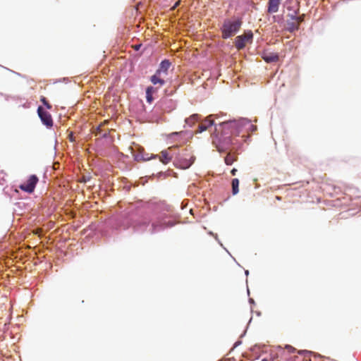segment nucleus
I'll return each instance as SVG.
<instances>
[{
  "instance_id": "obj_28",
  "label": "nucleus",
  "mask_w": 361,
  "mask_h": 361,
  "mask_svg": "<svg viewBox=\"0 0 361 361\" xmlns=\"http://www.w3.org/2000/svg\"><path fill=\"white\" fill-rule=\"evenodd\" d=\"M241 344V341H237L235 343V346H237L238 345H240Z\"/></svg>"
},
{
  "instance_id": "obj_31",
  "label": "nucleus",
  "mask_w": 361,
  "mask_h": 361,
  "mask_svg": "<svg viewBox=\"0 0 361 361\" xmlns=\"http://www.w3.org/2000/svg\"><path fill=\"white\" fill-rule=\"evenodd\" d=\"M261 361H268L267 359H262Z\"/></svg>"
},
{
  "instance_id": "obj_11",
  "label": "nucleus",
  "mask_w": 361,
  "mask_h": 361,
  "mask_svg": "<svg viewBox=\"0 0 361 361\" xmlns=\"http://www.w3.org/2000/svg\"><path fill=\"white\" fill-rule=\"evenodd\" d=\"M171 65V63L169 59H164L161 61L158 69L156 71L161 73V75H166Z\"/></svg>"
},
{
  "instance_id": "obj_27",
  "label": "nucleus",
  "mask_w": 361,
  "mask_h": 361,
  "mask_svg": "<svg viewBox=\"0 0 361 361\" xmlns=\"http://www.w3.org/2000/svg\"><path fill=\"white\" fill-rule=\"evenodd\" d=\"M249 302H250V304H255V301H254V300L252 298H250L249 299Z\"/></svg>"
},
{
  "instance_id": "obj_13",
  "label": "nucleus",
  "mask_w": 361,
  "mask_h": 361,
  "mask_svg": "<svg viewBox=\"0 0 361 361\" xmlns=\"http://www.w3.org/2000/svg\"><path fill=\"white\" fill-rule=\"evenodd\" d=\"M279 55L276 53L270 52L263 56V59L267 63H272L279 61Z\"/></svg>"
},
{
  "instance_id": "obj_2",
  "label": "nucleus",
  "mask_w": 361,
  "mask_h": 361,
  "mask_svg": "<svg viewBox=\"0 0 361 361\" xmlns=\"http://www.w3.org/2000/svg\"><path fill=\"white\" fill-rule=\"evenodd\" d=\"M226 116L224 114H210L204 119H201L200 115L195 114L185 119V124L189 127H192L195 123L198 122V128L196 133H201L207 130L209 127L219 126L220 121H224L223 117Z\"/></svg>"
},
{
  "instance_id": "obj_14",
  "label": "nucleus",
  "mask_w": 361,
  "mask_h": 361,
  "mask_svg": "<svg viewBox=\"0 0 361 361\" xmlns=\"http://www.w3.org/2000/svg\"><path fill=\"white\" fill-rule=\"evenodd\" d=\"M184 131L173 132L167 135L168 139L174 142H180V138L184 134Z\"/></svg>"
},
{
  "instance_id": "obj_24",
  "label": "nucleus",
  "mask_w": 361,
  "mask_h": 361,
  "mask_svg": "<svg viewBox=\"0 0 361 361\" xmlns=\"http://www.w3.org/2000/svg\"><path fill=\"white\" fill-rule=\"evenodd\" d=\"M238 170L235 168H233L231 171V173L232 176H235Z\"/></svg>"
},
{
  "instance_id": "obj_18",
  "label": "nucleus",
  "mask_w": 361,
  "mask_h": 361,
  "mask_svg": "<svg viewBox=\"0 0 361 361\" xmlns=\"http://www.w3.org/2000/svg\"><path fill=\"white\" fill-rule=\"evenodd\" d=\"M41 102L47 107V109H51V107H52L51 105L49 103V102L47 101V99L45 97H42Z\"/></svg>"
},
{
  "instance_id": "obj_25",
  "label": "nucleus",
  "mask_w": 361,
  "mask_h": 361,
  "mask_svg": "<svg viewBox=\"0 0 361 361\" xmlns=\"http://www.w3.org/2000/svg\"><path fill=\"white\" fill-rule=\"evenodd\" d=\"M286 348L288 349L290 352H293L295 350V348L293 346L288 345H287Z\"/></svg>"
},
{
  "instance_id": "obj_4",
  "label": "nucleus",
  "mask_w": 361,
  "mask_h": 361,
  "mask_svg": "<svg viewBox=\"0 0 361 361\" xmlns=\"http://www.w3.org/2000/svg\"><path fill=\"white\" fill-rule=\"evenodd\" d=\"M176 146H172L169 147L166 150H163L161 152L160 155L158 154H152L151 157H149L148 154H145L143 152H138L135 154V159L137 161H147L151 159H157L159 157V161L164 164H167L170 162L172 159V155H171V152L175 149Z\"/></svg>"
},
{
  "instance_id": "obj_30",
  "label": "nucleus",
  "mask_w": 361,
  "mask_h": 361,
  "mask_svg": "<svg viewBox=\"0 0 361 361\" xmlns=\"http://www.w3.org/2000/svg\"><path fill=\"white\" fill-rule=\"evenodd\" d=\"M179 4V2L176 3L175 6H177Z\"/></svg>"
},
{
  "instance_id": "obj_15",
  "label": "nucleus",
  "mask_w": 361,
  "mask_h": 361,
  "mask_svg": "<svg viewBox=\"0 0 361 361\" xmlns=\"http://www.w3.org/2000/svg\"><path fill=\"white\" fill-rule=\"evenodd\" d=\"M299 23H296L295 21H287V30L290 32H294L299 30Z\"/></svg>"
},
{
  "instance_id": "obj_8",
  "label": "nucleus",
  "mask_w": 361,
  "mask_h": 361,
  "mask_svg": "<svg viewBox=\"0 0 361 361\" xmlns=\"http://www.w3.org/2000/svg\"><path fill=\"white\" fill-rule=\"evenodd\" d=\"M37 114L42 124L44 125L47 128H51L53 126V119L51 115L42 106L38 107Z\"/></svg>"
},
{
  "instance_id": "obj_33",
  "label": "nucleus",
  "mask_w": 361,
  "mask_h": 361,
  "mask_svg": "<svg viewBox=\"0 0 361 361\" xmlns=\"http://www.w3.org/2000/svg\"><path fill=\"white\" fill-rule=\"evenodd\" d=\"M218 243H219V244H220V245H221V246H222V243H221V242H220V241H218Z\"/></svg>"
},
{
  "instance_id": "obj_20",
  "label": "nucleus",
  "mask_w": 361,
  "mask_h": 361,
  "mask_svg": "<svg viewBox=\"0 0 361 361\" xmlns=\"http://www.w3.org/2000/svg\"><path fill=\"white\" fill-rule=\"evenodd\" d=\"M288 17L290 18L291 21H295V20L298 19V16H296L295 14H288Z\"/></svg>"
},
{
  "instance_id": "obj_34",
  "label": "nucleus",
  "mask_w": 361,
  "mask_h": 361,
  "mask_svg": "<svg viewBox=\"0 0 361 361\" xmlns=\"http://www.w3.org/2000/svg\"><path fill=\"white\" fill-rule=\"evenodd\" d=\"M218 243H219V244H220V245H221V246H222V243H221V242H220V241H218Z\"/></svg>"
},
{
  "instance_id": "obj_23",
  "label": "nucleus",
  "mask_w": 361,
  "mask_h": 361,
  "mask_svg": "<svg viewBox=\"0 0 361 361\" xmlns=\"http://www.w3.org/2000/svg\"><path fill=\"white\" fill-rule=\"evenodd\" d=\"M146 99H147V102L148 103H151L154 99L152 95H151V94H149V95L146 94Z\"/></svg>"
},
{
  "instance_id": "obj_12",
  "label": "nucleus",
  "mask_w": 361,
  "mask_h": 361,
  "mask_svg": "<svg viewBox=\"0 0 361 361\" xmlns=\"http://www.w3.org/2000/svg\"><path fill=\"white\" fill-rule=\"evenodd\" d=\"M151 82L154 85H159V86H162L165 84V80L162 78V75L157 71L150 77Z\"/></svg>"
},
{
  "instance_id": "obj_3",
  "label": "nucleus",
  "mask_w": 361,
  "mask_h": 361,
  "mask_svg": "<svg viewBox=\"0 0 361 361\" xmlns=\"http://www.w3.org/2000/svg\"><path fill=\"white\" fill-rule=\"evenodd\" d=\"M242 18H226L221 26V38L227 39L235 36L240 30L243 25Z\"/></svg>"
},
{
  "instance_id": "obj_32",
  "label": "nucleus",
  "mask_w": 361,
  "mask_h": 361,
  "mask_svg": "<svg viewBox=\"0 0 361 361\" xmlns=\"http://www.w3.org/2000/svg\"><path fill=\"white\" fill-rule=\"evenodd\" d=\"M218 243H219V244H220V245H221V246H222V243H221V242H220V241H218Z\"/></svg>"
},
{
  "instance_id": "obj_26",
  "label": "nucleus",
  "mask_w": 361,
  "mask_h": 361,
  "mask_svg": "<svg viewBox=\"0 0 361 361\" xmlns=\"http://www.w3.org/2000/svg\"><path fill=\"white\" fill-rule=\"evenodd\" d=\"M209 234H210V235H214V238H215V239H216V240H218V238H217V235H216H216H214L212 232H210V233H209Z\"/></svg>"
},
{
  "instance_id": "obj_29",
  "label": "nucleus",
  "mask_w": 361,
  "mask_h": 361,
  "mask_svg": "<svg viewBox=\"0 0 361 361\" xmlns=\"http://www.w3.org/2000/svg\"><path fill=\"white\" fill-rule=\"evenodd\" d=\"M245 273L246 276H247L249 274V271L248 270H245Z\"/></svg>"
},
{
  "instance_id": "obj_19",
  "label": "nucleus",
  "mask_w": 361,
  "mask_h": 361,
  "mask_svg": "<svg viewBox=\"0 0 361 361\" xmlns=\"http://www.w3.org/2000/svg\"><path fill=\"white\" fill-rule=\"evenodd\" d=\"M298 18V19L295 20V23H299L300 25L305 20V15L299 16Z\"/></svg>"
},
{
  "instance_id": "obj_5",
  "label": "nucleus",
  "mask_w": 361,
  "mask_h": 361,
  "mask_svg": "<svg viewBox=\"0 0 361 361\" xmlns=\"http://www.w3.org/2000/svg\"><path fill=\"white\" fill-rule=\"evenodd\" d=\"M254 34L251 30H245L242 35H238L235 38L234 45L238 51L243 50L247 44H251L253 42Z\"/></svg>"
},
{
  "instance_id": "obj_1",
  "label": "nucleus",
  "mask_w": 361,
  "mask_h": 361,
  "mask_svg": "<svg viewBox=\"0 0 361 361\" xmlns=\"http://www.w3.org/2000/svg\"><path fill=\"white\" fill-rule=\"evenodd\" d=\"M256 130L257 127L245 118L220 121L219 126H216L211 135L212 144L219 152H226L224 162L227 166H231L238 160L237 152L242 142L246 141V139L240 140L237 137L242 133H252Z\"/></svg>"
},
{
  "instance_id": "obj_6",
  "label": "nucleus",
  "mask_w": 361,
  "mask_h": 361,
  "mask_svg": "<svg viewBox=\"0 0 361 361\" xmlns=\"http://www.w3.org/2000/svg\"><path fill=\"white\" fill-rule=\"evenodd\" d=\"M38 182L39 178L36 175H30L25 182L19 185V188L21 190L31 194L35 191Z\"/></svg>"
},
{
  "instance_id": "obj_9",
  "label": "nucleus",
  "mask_w": 361,
  "mask_h": 361,
  "mask_svg": "<svg viewBox=\"0 0 361 361\" xmlns=\"http://www.w3.org/2000/svg\"><path fill=\"white\" fill-rule=\"evenodd\" d=\"M174 224L171 221L164 220H157L152 224L151 233H155L164 230L166 228L171 227Z\"/></svg>"
},
{
  "instance_id": "obj_17",
  "label": "nucleus",
  "mask_w": 361,
  "mask_h": 361,
  "mask_svg": "<svg viewBox=\"0 0 361 361\" xmlns=\"http://www.w3.org/2000/svg\"><path fill=\"white\" fill-rule=\"evenodd\" d=\"M156 91H157V88H155L152 86H148L146 88V94L147 95H149V94L152 95Z\"/></svg>"
},
{
  "instance_id": "obj_16",
  "label": "nucleus",
  "mask_w": 361,
  "mask_h": 361,
  "mask_svg": "<svg viewBox=\"0 0 361 361\" xmlns=\"http://www.w3.org/2000/svg\"><path fill=\"white\" fill-rule=\"evenodd\" d=\"M232 193L233 195H236L239 192V180L238 178H233L231 180Z\"/></svg>"
},
{
  "instance_id": "obj_7",
  "label": "nucleus",
  "mask_w": 361,
  "mask_h": 361,
  "mask_svg": "<svg viewBox=\"0 0 361 361\" xmlns=\"http://www.w3.org/2000/svg\"><path fill=\"white\" fill-rule=\"evenodd\" d=\"M195 160V156L190 154H184L177 159L175 164L176 167H178L181 169H188L192 166Z\"/></svg>"
},
{
  "instance_id": "obj_22",
  "label": "nucleus",
  "mask_w": 361,
  "mask_h": 361,
  "mask_svg": "<svg viewBox=\"0 0 361 361\" xmlns=\"http://www.w3.org/2000/svg\"><path fill=\"white\" fill-rule=\"evenodd\" d=\"M68 139H69L70 142H75V137L72 132H71L70 134L68 135Z\"/></svg>"
},
{
  "instance_id": "obj_10",
  "label": "nucleus",
  "mask_w": 361,
  "mask_h": 361,
  "mask_svg": "<svg viewBox=\"0 0 361 361\" xmlns=\"http://www.w3.org/2000/svg\"><path fill=\"white\" fill-rule=\"evenodd\" d=\"M282 0H269L267 3V13H275L279 11Z\"/></svg>"
},
{
  "instance_id": "obj_21",
  "label": "nucleus",
  "mask_w": 361,
  "mask_h": 361,
  "mask_svg": "<svg viewBox=\"0 0 361 361\" xmlns=\"http://www.w3.org/2000/svg\"><path fill=\"white\" fill-rule=\"evenodd\" d=\"M178 87H174V90H166V94H168V95H172L173 94L174 92H176L178 89Z\"/></svg>"
}]
</instances>
